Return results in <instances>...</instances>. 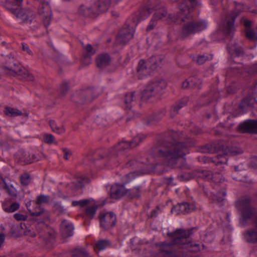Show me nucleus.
<instances>
[{
    "instance_id": "nucleus-17",
    "label": "nucleus",
    "mask_w": 257,
    "mask_h": 257,
    "mask_svg": "<svg viewBox=\"0 0 257 257\" xmlns=\"http://www.w3.org/2000/svg\"><path fill=\"white\" fill-rule=\"evenodd\" d=\"M196 209V206L194 203H189L188 202H183L177 204L173 207L171 209L172 213H175L176 214L182 213H189Z\"/></svg>"
},
{
    "instance_id": "nucleus-11",
    "label": "nucleus",
    "mask_w": 257,
    "mask_h": 257,
    "mask_svg": "<svg viewBox=\"0 0 257 257\" xmlns=\"http://www.w3.org/2000/svg\"><path fill=\"white\" fill-rule=\"evenodd\" d=\"M248 199H242L238 201L236 204V207L242 214L244 219L251 218L255 213V210L251 208Z\"/></svg>"
},
{
    "instance_id": "nucleus-58",
    "label": "nucleus",
    "mask_w": 257,
    "mask_h": 257,
    "mask_svg": "<svg viewBox=\"0 0 257 257\" xmlns=\"http://www.w3.org/2000/svg\"><path fill=\"white\" fill-rule=\"evenodd\" d=\"M62 151L64 153V159L66 160H68L72 155L71 151L67 148H63Z\"/></svg>"
},
{
    "instance_id": "nucleus-2",
    "label": "nucleus",
    "mask_w": 257,
    "mask_h": 257,
    "mask_svg": "<svg viewBox=\"0 0 257 257\" xmlns=\"http://www.w3.org/2000/svg\"><path fill=\"white\" fill-rule=\"evenodd\" d=\"M173 142H165L156 148L157 156L168 166L174 167L179 159L183 158L188 152V148L193 145L190 139L184 141V135L180 132L173 133Z\"/></svg>"
},
{
    "instance_id": "nucleus-53",
    "label": "nucleus",
    "mask_w": 257,
    "mask_h": 257,
    "mask_svg": "<svg viewBox=\"0 0 257 257\" xmlns=\"http://www.w3.org/2000/svg\"><path fill=\"white\" fill-rule=\"evenodd\" d=\"M55 140V137L51 134H45L43 135V141L47 144H51L54 143Z\"/></svg>"
},
{
    "instance_id": "nucleus-25",
    "label": "nucleus",
    "mask_w": 257,
    "mask_h": 257,
    "mask_svg": "<svg viewBox=\"0 0 257 257\" xmlns=\"http://www.w3.org/2000/svg\"><path fill=\"white\" fill-rule=\"evenodd\" d=\"M244 236L245 239L248 242H257V228L247 230L244 233Z\"/></svg>"
},
{
    "instance_id": "nucleus-34",
    "label": "nucleus",
    "mask_w": 257,
    "mask_h": 257,
    "mask_svg": "<svg viewBox=\"0 0 257 257\" xmlns=\"http://www.w3.org/2000/svg\"><path fill=\"white\" fill-rule=\"evenodd\" d=\"M145 173H146V171L131 172L125 174L123 177H122L121 178V181L124 184L128 183L135 178L136 174H137V175H139Z\"/></svg>"
},
{
    "instance_id": "nucleus-6",
    "label": "nucleus",
    "mask_w": 257,
    "mask_h": 257,
    "mask_svg": "<svg viewBox=\"0 0 257 257\" xmlns=\"http://www.w3.org/2000/svg\"><path fill=\"white\" fill-rule=\"evenodd\" d=\"M244 10L243 6L241 4L235 5V11L229 14L225 17L222 22V28L223 33L230 38L232 37L233 34L235 31L234 21L238 16L239 13Z\"/></svg>"
},
{
    "instance_id": "nucleus-49",
    "label": "nucleus",
    "mask_w": 257,
    "mask_h": 257,
    "mask_svg": "<svg viewBox=\"0 0 257 257\" xmlns=\"http://www.w3.org/2000/svg\"><path fill=\"white\" fill-rule=\"evenodd\" d=\"M21 183L23 186H27L30 182V176L26 173L21 175L20 177Z\"/></svg>"
},
{
    "instance_id": "nucleus-20",
    "label": "nucleus",
    "mask_w": 257,
    "mask_h": 257,
    "mask_svg": "<svg viewBox=\"0 0 257 257\" xmlns=\"http://www.w3.org/2000/svg\"><path fill=\"white\" fill-rule=\"evenodd\" d=\"M96 62L97 67L103 69L110 64L111 58L107 53H102L97 56Z\"/></svg>"
},
{
    "instance_id": "nucleus-24",
    "label": "nucleus",
    "mask_w": 257,
    "mask_h": 257,
    "mask_svg": "<svg viewBox=\"0 0 257 257\" xmlns=\"http://www.w3.org/2000/svg\"><path fill=\"white\" fill-rule=\"evenodd\" d=\"M83 48L86 53L84 56L83 63L85 65H88L90 63V57L95 53L96 50L90 44L83 46Z\"/></svg>"
},
{
    "instance_id": "nucleus-46",
    "label": "nucleus",
    "mask_w": 257,
    "mask_h": 257,
    "mask_svg": "<svg viewBox=\"0 0 257 257\" xmlns=\"http://www.w3.org/2000/svg\"><path fill=\"white\" fill-rule=\"evenodd\" d=\"M89 182L88 177L84 176H80L78 177L76 179V185L78 187H82L85 183Z\"/></svg>"
},
{
    "instance_id": "nucleus-35",
    "label": "nucleus",
    "mask_w": 257,
    "mask_h": 257,
    "mask_svg": "<svg viewBox=\"0 0 257 257\" xmlns=\"http://www.w3.org/2000/svg\"><path fill=\"white\" fill-rule=\"evenodd\" d=\"M71 257H92L83 248H76L72 251Z\"/></svg>"
},
{
    "instance_id": "nucleus-37",
    "label": "nucleus",
    "mask_w": 257,
    "mask_h": 257,
    "mask_svg": "<svg viewBox=\"0 0 257 257\" xmlns=\"http://www.w3.org/2000/svg\"><path fill=\"white\" fill-rule=\"evenodd\" d=\"M53 209L58 215L68 214L67 209L59 203H54Z\"/></svg>"
},
{
    "instance_id": "nucleus-64",
    "label": "nucleus",
    "mask_w": 257,
    "mask_h": 257,
    "mask_svg": "<svg viewBox=\"0 0 257 257\" xmlns=\"http://www.w3.org/2000/svg\"><path fill=\"white\" fill-rule=\"evenodd\" d=\"M80 206L81 207H83L86 206L89 203V200L87 199L81 200H80Z\"/></svg>"
},
{
    "instance_id": "nucleus-19",
    "label": "nucleus",
    "mask_w": 257,
    "mask_h": 257,
    "mask_svg": "<svg viewBox=\"0 0 257 257\" xmlns=\"http://www.w3.org/2000/svg\"><path fill=\"white\" fill-rule=\"evenodd\" d=\"M149 84L157 96L162 94L167 87V82L163 79L152 81Z\"/></svg>"
},
{
    "instance_id": "nucleus-29",
    "label": "nucleus",
    "mask_w": 257,
    "mask_h": 257,
    "mask_svg": "<svg viewBox=\"0 0 257 257\" xmlns=\"http://www.w3.org/2000/svg\"><path fill=\"white\" fill-rule=\"evenodd\" d=\"M157 96L149 84L142 92V98L145 100H147L152 97H156Z\"/></svg>"
},
{
    "instance_id": "nucleus-55",
    "label": "nucleus",
    "mask_w": 257,
    "mask_h": 257,
    "mask_svg": "<svg viewBox=\"0 0 257 257\" xmlns=\"http://www.w3.org/2000/svg\"><path fill=\"white\" fill-rule=\"evenodd\" d=\"M165 113L164 110H162L159 112L154 113L150 118L151 121H158L160 120L164 115Z\"/></svg>"
},
{
    "instance_id": "nucleus-51",
    "label": "nucleus",
    "mask_w": 257,
    "mask_h": 257,
    "mask_svg": "<svg viewBox=\"0 0 257 257\" xmlns=\"http://www.w3.org/2000/svg\"><path fill=\"white\" fill-rule=\"evenodd\" d=\"M49 200V196L44 195H41L37 197L36 204L39 205L43 203H48Z\"/></svg>"
},
{
    "instance_id": "nucleus-26",
    "label": "nucleus",
    "mask_w": 257,
    "mask_h": 257,
    "mask_svg": "<svg viewBox=\"0 0 257 257\" xmlns=\"http://www.w3.org/2000/svg\"><path fill=\"white\" fill-rule=\"evenodd\" d=\"M188 101V98L184 97L174 105L171 110V116L173 117L177 114L178 113L179 110L187 104Z\"/></svg>"
},
{
    "instance_id": "nucleus-7",
    "label": "nucleus",
    "mask_w": 257,
    "mask_h": 257,
    "mask_svg": "<svg viewBox=\"0 0 257 257\" xmlns=\"http://www.w3.org/2000/svg\"><path fill=\"white\" fill-rule=\"evenodd\" d=\"M5 8L12 13L20 23H25L31 21L33 14L30 9L20 7H12L11 3H7L5 4Z\"/></svg>"
},
{
    "instance_id": "nucleus-36",
    "label": "nucleus",
    "mask_w": 257,
    "mask_h": 257,
    "mask_svg": "<svg viewBox=\"0 0 257 257\" xmlns=\"http://www.w3.org/2000/svg\"><path fill=\"white\" fill-rule=\"evenodd\" d=\"M49 125L53 132L58 134H61L65 132V128L62 125H58L54 120L49 121Z\"/></svg>"
},
{
    "instance_id": "nucleus-12",
    "label": "nucleus",
    "mask_w": 257,
    "mask_h": 257,
    "mask_svg": "<svg viewBox=\"0 0 257 257\" xmlns=\"http://www.w3.org/2000/svg\"><path fill=\"white\" fill-rule=\"evenodd\" d=\"M93 92L91 89H86L79 91L73 99L74 101L81 103L87 104L92 102L93 100Z\"/></svg>"
},
{
    "instance_id": "nucleus-13",
    "label": "nucleus",
    "mask_w": 257,
    "mask_h": 257,
    "mask_svg": "<svg viewBox=\"0 0 257 257\" xmlns=\"http://www.w3.org/2000/svg\"><path fill=\"white\" fill-rule=\"evenodd\" d=\"M100 226L104 229H109L113 227L116 221V217L112 212L100 214L99 217Z\"/></svg>"
},
{
    "instance_id": "nucleus-42",
    "label": "nucleus",
    "mask_w": 257,
    "mask_h": 257,
    "mask_svg": "<svg viewBox=\"0 0 257 257\" xmlns=\"http://www.w3.org/2000/svg\"><path fill=\"white\" fill-rule=\"evenodd\" d=\"M246 38L251 41H257V33L250 28H246L245 31Z\"/></svg>"
},
{
    "instance_id": "nucleus-9",
    "label": "nucleus",
    "mask_w": 257,
    "mask_h": 257,
    "mask_svg": "<svg viewBox=\"0 0 257 257\" xmlns=\"http://www.w3.org/2000/svg\"><path fill=\"white\" fill-rule=\"evenodd\" d=\"M132 148H134V147L131 141L119 142L114 148L108 151L107 152H105L104 156L113 163L115 162V157L120 154L122 151Z\"/></svg>"
},
{
    "instance_id": "nucleus-27",
    "label": "nucleus",
    "mask_w": 257,
    "mask_h": 257,
    "mask_svg": "<svg viewBox=\"0 0 257 257\" xmlns=\"http://www.w3.org/2000/svg\"><path fill=\"white\" fill-rule=\"evenodd\" d=\"M228 52L229 54L233 56L239 57L244 54V52L241 47L236 44L231 45L228 47Z\"/></svg>"
},
{
    "instance_id": "nucleus-16",
    "label": "nucleus",
    "mask_w": 257,
    "mask_h": 257,
    "mask_svg": "<svg viewBox=\"0 0 257 257\" xmlns=\"http://www.w3.org/2000/svg\"><path fill=\"white\" fill-rule=\"evenodd\" d=\"M238 128L243 133L257 134V120H247L240 123Z\"/></svg>"
},
{
    "instance_id": "nucleus-23",
    "label": "nucleus",
    "mask_w": 257,
    "mask_h": 257,
    "mask_svg": "<svg viewBox=\"0 0 257 257\" xmlns=\"http://www.w3.org/2000/svg\"><path fill=\"white\" fill-rule=\"evenodd\" d=\"M74 227L73 225L67 220H64L61 223V230L62 234L64 237L72 235Z\"/></svg>"
},
{
    "instance_id": "nucleus-44",
    "label": "nucleus",
    "mask_w": 257,
    "mask_h": 257,
    "mask_svg": "<svg viewBox=\"0 0 257 257\" xmlns=\"http://www.w3.org/2000/svg\"><path fill=\"white\" fill-rule=\"evenodd\" d=\"M226 155H221L219 154L215 158V160L213 161V162L216 165H218V164H226L227 161V159L226 158Z\"/></svg>"
},
{
    "instance_id": "nucleus-54",
    "label": "nucleus",
    "mask_w": 257,
    "mask_h": 257,
    "mask_svg": "<svg viewBox=\"0 0 257 257\" xmlns=\"http://www.w3.org/2000/svg\"><path fill=\"white\" fill-rule=\"evenodd\" d=\"M243 151L238 147H231L228 149V153L231 155H237L242 154Z\"/></svg>"
},
{
    "instance_id": "nucleus-28",
    "label": "nucleus",
    "mask_w": 257,
    "mask_h": 257,
    "mask_svg": "<svg viewBox=\"0 0 257 257\" xmlns=\"http://www.w3.org/2000/svg\"><path fill=\"white\" fill-rule=\"evenodd\" d=\"M163 60V57L161 56L151 57L148 60L152 70L156 69L158 67L161 66Z\"/></svg>"
},
{
    "instance_id": "nucleus-8",
    "label": "nucleus",
    "mask_w": 257,
    "mask_h": 257,
    "mask_svg": "<svg viewBox=\"0 0 257 257\" xmlns=\"http://www.w3.org/2000/svg\"><path fill=\"white\" fill-rule=\"evenodd\" d=\"M127 194L134 197H139L140 196L139 188H135L134 192L132 193L130 192V190L126 189L123 185L116 184L112 186L110 188V196L113 199H117Z\"/></svg>"
},
{
    "instance_id": "nucleus-38",
    "label": "nucleus",
    "mask_w": 257,
    "mask_h": 257,
    "mask_svg": "<svg viewBox=\"0 0 257 257\" xmlns=\"http://www.w3.org/2000/svg\"><path fill=\"white\" fill-rule=\"evenodd\" d=\"M212 55L211 54H205L202 55H198L196 59V63L199 65H202L208 61L212 59Z\"/></svg>"
},
{
    "instance_id": "nucleus-43",
    "label": "nucleus",
    "mask_w": 257,
    "mask_h": 257,
    "mask_svg": "<svg viewBox=\"0 0 257 257\" xmlns=\"http://www.w3.org/2000/svg\"><path fill=\"white\" fill-rule=\"evenodd\" d=\"M167 17V12L166 10L164 9H160L157 10L154 15V18L156 19L157 20H161L163 18H166Z\"/></svg>"
},
{
    "instance_id": "nucleus-5",
    "label": "nucleus",
    "mask_w": 257,
    "mask_h": 257,
    "mask_svg": "<svg viewBox=\"0 0 257 257\" xmlns=\"http://www.w3.org/2000/svg\"><path fill=\"white\" fill-rule=\"evenodd\" d=\"M110 5V0H98L90 7L81 6L79 13L85 17H96L107 11Z\"/></svg>"
},
{
    "instance_id": "nucleus-22",
    "label": "nucleus",
    "mask_w": 257,
    "mask_h": 257,
    "mask_svg": "<svg viewBox=\"0 0 257 257\" xmlns=\"http://www.w3.org/2000/svg\"><path fill=\"white\" fill-rule=\"evenodd\" d=\"M149 15L150 12L147 10H144L139 13H136L132 16L131 19L132 24L128 25L126 24V25L133 27V28L134 29V27L136 26L141 20L147 17Z\"/></svg>"
},
{
    "instance_id": "nucleus-62",
    "label": "nucleus",
    "mask_w": 257,
    "mask_h": 257,
    "mask_svg": "<svg viewBox=\"0 0 257 257\" xmlns=\"http://www.w3.org/2000/svg\"><path fill=\"white\" fill-rule=\"evenodd\" d=\"M182 87L184 88H187L191 87L189 78L188 79H186L182 83Z\"/></svg>"
},
{
    "instance_id": "nucleus-61",
    "label": "nucleus",
    "mask_w": 257,
    "mask_h": 257,
    "mask_svg": "<svg viewBox=\"0 0 257 257\" xmlns=\"http://www.w3.org/2000/svg\"><path fill=\"white\" fill-rule=\"evenodd\" d=\"M22 49L24 51H25L29 55H31L33 54L32 51L30 49L29 46L27 44L22 43Z\"/></svg>"
},
{
    "instance_id": "nucleus-21",
    "label": "nucleus",
    "mask_w": 257,
    "mask_h": 257,
    "mask_svg": "<svg viewBox=\"0 0 257 257\" xmlns=\"http://www.w3.org/2000/svg\"><path fill=\"white\" fill-rule=\"evenodd\" d=\"M40 226L43 229L38 231L39 236L46 242H52L54 239V234L49 230L44 224L41 223Z\"/></svg>"
},
{
    "instance_id": "nucleus-3",
    "label": "nucleus",
    "mask_w": 257,
    "mask_h": 257,
    "mask_svg": "<svg viewBox=\"0 0 257 257\" xmlns=\"http://www.w3.org/2000/svg\"><path fill=\"white\" fill-rule=\"evenodd\" d=\"M196 0H180L179 6L180 12L175 15L169 14V21L178 24L184 22L180 33V38L185 39L189 36L199 32L206 28V23L204 21H194L192 20L191 14L192 8H189L187 2H189L193 8Z\"/></svg>"
},
{
    "instance_id": "nucleus-60",
    "label": "nucleus",
    "mask_w": 257,
    "mask_h": 257,
    "mask_svg": "<svg viewBox=\"0 0 257 257\" xmlns=\"http://www.w3.org/2000/svg\"><path fill=\"white\" fill-rule=\"evenodd\" d=\"M14 217L17 220H26L27 216L21 213H16L14 215Z\"/></svg>"
},
{
    "instance_id": "nucleus-52",
    "label": "nucleus",
    "mask_w": 257,
    "mask_h": 257,
    "mask_svg": "<svg viewBox=\"0 0 257 257\" xmlns=\"http://www.w3.org/2000/svg\"><path fill=\"white\" fill-rule=\"evenodd\" d=\"M32 215L39 216L42 215L45 220L48 219L49 218V213L48 212L45 210L44 209H41V211L39 212H35L32 213Z\"/></svg>"
},
{
    "instance_id": "nucleus-30",
    "label": "nucleus",
    "mask_w": 257,
    "mask_h": 257,
    "mask_svg": "<svg viewBox=\"0 0 257 257\" xmlns=\"http://www.w3.org/2000/svg\"><path fill=\"white\" fill-rule=\"evenodd\" d=\"M110 242L108 240H100L97 241L94 246L95 252H97L99 251L105 249L106 248L110 246Z\"/></svg>"
},
{
    "instance_id": "nucleus-10",
    "label": "nucleus",
    "mask_w": 257,
    "mask_h": 257,
    "mask_svg": "<svg viewBox=\"0 0 257 257\" xmlns=\"http://www.w3.org/2000/svg\"><path fill=\"white\" fill-rule=\"evenodd\" d=\"M133 27L125 25L118 32L115 40L116 44L124 45L133 37Z\"/></svg>"
},
{
    "instance_id": "nucleus-59",
    "label": "nucleus",
    "mask_w": 257,
    "mask_h": 257,
    "mask_svg": "<svg viewBox=\"0 0 257 257\" xmlns=\"http://www.w3.org/2000/svg\"><path fill=\"white\" fill-rule=\"evenodd\" d=\"M157 20L153 17L146 29L147 31H151L157 25Z\"/></svg>"
},
{
    "instance_id": "nucleus-32",
    "label": "nucleus",
    "mask_w": 257,
    "mask_h": 257,
    "mask_svg": "<svg viewBox=\"0 0 257 257\" xmlns=\"http://www.w3.org/2000/svg\"><path fill=\"white\" fill-rule=\"evenodd\" d=\"M4 112L5 115L9 117H15L22 114V112L19 109L8 106L5 107Z\"/></svg>"
},
{
    "instance_id": "nucleus-63",
    "label": "nucleus",
    "mask_w": 257,
    "mask_h": 257,
    "mask_svg": "<svg viewBox=\"0 0 257 257\" xmlns=\"http://www.w3.org/2000/svg\"><path fill=\"white\" fill-rule=\"evenodd\" d=\"M250 165L253 168H257V158H252Z\"/></svg>"
},
{
    "instance_id": "nucleus-1",
    "label": "nucleus",
    "mask_w": 257,
    "mask_h": 257,
    "mask_svg": "<svg viewBox=\"0 0 257 257\" xmlns=\"http://www.w3.org/2000/svg\"><path fill=\"white\" fill-rule=\"evenodd\" d=\"M192 229H177L169 232L167 235L171 238L156 244L158 252L155 257H192L191 252L200 251L203 245L190 238Z\"/></svg>"
},
{
    "instance_id": "nucleus-48",
    "label": "nucleus",
    "mask_w": 257,
    "mask_h": 257,
    "mask_svg": "<svg viewBox=\"0 0 257 257\" xmlns=\"http://www.w3.org/2000/svg\"><path fill=\"white\" fill-rule=\"evenodd\" d=\"M252 101V100L250 97H246L242 99L239 106L241 109H244L251 106Z\"/></svg>"
},
{
    "instance_id": "nucleus-45",
    "label": "nucleus",
    "mask_w": 257,
    "mask_h": 257,
    "mask_svg": "<svg viewBox=\"0 0 257 257\" xmlns=\"http://www.w3.org/2000/svg\"><path fill=\"white\" fill-rule=\"evenodd\" d=\"M4 188L11 197H16L17 196V191L13 186L5 183Z\"/></svg>"
},
{
    "instance_id": "nucleus-50",
    "label": "nucleus",
    "mask_w": 257,
    "mask_h": 257,
    "mask_svg": "<svg viewBox=\"0 0 257 257\" xmlns=\"http://www.w3.org/2000/svg\"><path fill=\"white\" fill-rule=\"evenodd\" d=\"M226 195V193L224 191H222L214 195L213 197L214 201L218 203H221L224 200V197Z\"/></svg>"
},
{
    "instance_id": "nucleus-18",
    "label": "nucleus",
    "mask_w": 257,
    "mask_h": 257,
    "mask_svg": "<svg viewBox=\"0 0 257 257\" xmlns=\"http://www.w3.org/2000/svg\"><path fill=\"white\" fill-rule=\"evenodd\" d=\"M152 70H153L148 61H146L144 60L140 61L137 67V73L139 79L150 75Z\"/></svg>"
},
{
    "instance_id": "nucleus-39",
    "label": "nucleus",
    "mask_w": 257,
    "mask_h": 257,
    "mask_svg": "<svg viewBox=\"0 0 257 257\" xmlns=\"http://www.w3.org/2000/svg\"><path fill=\"white\" fill-rule=\"evenodd\" d=\"M146 137L147 136L143 134H139L135 137L131 141L134 148L138 146Z\"/></svg>"
},
{
    "instance_id": "nucleus-4",
    "label": "nucleus",
    "mask_w": 257,
    "mask_h": 257,
    "mask_svg": "<svg viewBox=\"0 0 257 257\" xmlns=\"http://www.w3.org/2000/svg\"><path fill=\"white\" fill-rule=\"evenodd\" d=\"M3 72L7 75L19 76L27 81H33L35 80L34 76L26 70L20 63L16 62L13 59H10L5 65L3 66Z\"/></svg>"
},
{
    "instance_id": "nucleus-41",
    "label": "nucleus",
    "mask_w": 257,
    "mask_h": 257,
    "mask_svg": "<svg viewBox=\"0 0 257 257\" xmlns=\"http://www.w3.org/2000/svg\"><path fill=\"white\" fill-rule=\"evenodd\" d=\"M20 208V204L17 202H14L10 206H5L3 207L4 211L8 213H12L17 210Z\"/></svg>"
},
{
    "instance_id": "nucleus-47",
    "label": "nucleus",
    "mask_w": 257,
    "mask_h": 257,
    "mask_svg": "<svg viewBox=\"0 0 257 257\" xmlns=\"http://www.w3.org/2000/svg\"><path fill=\"white\" fill-rule=\"evenodd\" d=\"M189 80L190 82V87L192 88H198L200 87V84L201 83V81L200 79L197 78L195 77H192L189 78Z\"/></svg>"
},
{
    "instance_id": "nucleus-15",
    "label": "nucleus",
    "mask_w": 257,
    "mask_h": 257,
    "mask_svg": "<svg viewBox=\"0 0 257 257\" xmlns=\"http://www.w3.org/2000/svg\"><path fill=\"white\" fill-rule=\"evenodd\" d=\"M195 176L204 179H212L216 183H221L224 180V178L220 174L215 173L213 175L211 171L207 170H198L195 172Z\"/></svg>"
},
{
    "instance_id": "nucleus-56",
    "label": "nucleus",
    "mask_w": 257,
    "mask_h": 257,
    "mask_svg": "<svg viewBox=\"0 0 257 257\" xmlns=\"http://www.w3.org/2000/svg\"><path fill=\"white\" fill-rule=\"evenodd\" d=\"M68 89L69 85L68 83L66 82H63L60 88V92L61 95L64 96L68 91Z\"/></svg>"
},
{
    "instance_id": "nucleus-14",
    "label": "nucleus",
    "mask_w": 257,
    "mask_h": 257,
    "mask_svg": "<svg viewBox=\"0 0 257 257\" xmlns=\"http://www.w3.org/2000/svg\"><path fill=\"white\" fill-rule=\"evenodd\" d=\"M39 14L43 20L45 27H47L50 24L52 19V12L50 6L47 3H43L41 5Z\"/></svg>"
},
{
    "instance_id": "nucleus-40",
    "label": "nucleus",
    "mask_w": 257,
    "mask_h": 257,
    "mask_svg": "<svg viewBox=\"0 0 257 257\" xmlns=\"http://www.w3.org/2000/svg\"><path fill=\"white\" fill-rule=\"evenodd\" d=\"M97 209V206L96 205L88 206L86 208L85 210L86 216L90 219H92L96 213Z\"/></svg>"
},
{
    "instance_id": "nucleus-57",
    "label": "nucleus",
    "mask_w": 257,
    "mask_h": 257,
    "mask_svg": "<svg viewBox=\"0 0 257 257\" xmlns=\"http://www.w3.org/2000/svg\"><path fill=\"white\" fill-rule=\"evenodd\" d=\"M140 164L138 163L134 160H130L125 164L126 167L127 168H131L132 167H134V168H139L140 167Z\"/></svg>"
},
{
    "instance_id": "nucleus-33",
    "label": "nucleus",
    "mask_w": 257,
    "mask_h": 257,
    "mask_svg": "<svg viewBox=\"0 0 257 257\" xmlns=\"http://www.w3.org/2000/svg\"><path fill=\"white\" fill-rule=\"evenodd\" d=\"M23 153V156L21 158L22 162H24L27 164H30L34 162L35 161H38L35 154H30L28 153Z\"/></svg>"
},
{
    "instance_id": "nucleus-31",
    "label": "nucleus",
    "mask_w": 257,
    "mask_h": 257,
    "mask_svg": "<svg viewBox=\"0 0 257 257\" xmlns=\"http://www.w3.org/2000/svg\"><path fill=\"white\" fill-rule=\"evenodd\" d=\"M136 100V96L135 92H131L126 93L124 98V102L127 107H131Z\"/></svg>"
}]
</instances>
